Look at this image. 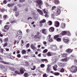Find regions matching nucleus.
<instances>
[{
	"instance_id": "nucleus-1",
	"label": "nucleus",
	"mask_w": 77,
	"mask_h": 77,
	"mask_svg": "<svg viewBox=\"0 0 77 77\" xmlns=\"http://www.w3.org/2000/svg\"><path fill=\"white\" fill-rule=\"evenodd\" d=\"M68 31H64L63 32H61L60 34H58V35H56L54 36V39H56L57 38H58V37H61V36H63V35H66V34H67V32Z\"/></svg>"
},
{
	"instance_id": "nucleus-2",
	"label": "nucleus",
	"mask_w": 77,
	"mask_h": 77,
	"mask_svg": "<svg viewBox=\"0 0 77 77\" xmlns=\"http://www.w3.org/2000/svg\"><path fill=\"white\" fill-rule=\"evenodd\" d=\"M77 71V67L75 65H73L70 68V71L71 72H76Z\"/></svg>"
},
{
	"instance_id": "nucleus-3",
	"label": "nucleus",
	"mask_w": 77,
	"mask_h": 77,
	"mask_svg": "<svg viewBox=\"0 0 77 77\" xmlns=\"http://www.w3.org/2000/svg\"><path fill=\"white\" fill-rule=\"evenodd\" d=\"M43 12L45 14V17L48 18V10L46 9L45 8L43 10Z\"/></svg>"
},
{
	"instance_id": "nucleus-4",
	"label": "nucleus",
	"mask_w": 77,
	"mask_h": 77,
	"mask_svg": "<svg viewBox=\"0 0 77 77\" xmlns=\"http://www.w3.org/2000/svg\"><path fill=\"white\" fill-rule=\"evenodd\" d=\"M52 60V61H54L52 63V64H55V63H56V61H57V59L56 58V57H53L51 59Z\"/></svg>"
},
{
	"instance_id": "nucleus-5",
	"label": "nucleus",
	"mask_w": 77,
	"mask_h": 77,
	"mask_svg": "<svg viewBox=\"0 0 77 77\" xmlns=\"http://www.w3.org/2000/svg\"><path fill=\"white\" fill-rule=\"evenodd\" d=\"M1 56H3L0 55V62H2V63H4V64H7L8 65H9V63L5 62L3 61V59L2 58V57H1Z\"/></svg>"
},
{
	"instance_id": "nucleus-6",
	"label": "nucleus",
	"mask_w": 77,
	"mask_h": 77,
	"mask_svg": "<svg viewBox=\"0 0 77 77\" xmlns=\"http://www.w3.org/2000/svg\"><path fill=\"white\" fill-rule=\"evenodd\" d=\"M37 2L39 6V8L40 9H41V5H42V1L41 0H38Z\"/></svg>"
},
{
	"instance_id": "nucleus-7",
	"label": "nucleus",
	"mask_w": 77,
	"mask_h": 77,
	"mask_svg": "<svg viewBox=\"0 0 77 77\" xmlns=\"http://www.w3.org/2000/svg\"><path fill=\"white\" fill-rule=\"evenodd\" d=\"M36 45V44H32L31 45V48L33 50H35L36 49V48L35 47Z\"/></svg>"
},
{
	"instance_id": "nucleus-8",
	"label": "nucleus",
	"mask_w": 77,
	"mask_h": 77,
	"mask_svg": "<svg viewBox=\"0 0 77 77\" xmlns=\"http://www.w3.org/2000/svg\"><path fill=\"white\" fill-rule=\"evenodd\" d=\"M56 54L54 53H53L51 52H49L47 54L48 56H53L54 55H56Z\"/></svg>"
},
{
	"instance_id": "nucleus-9",
	"label": "nucleus",
	"mask_w": 77,
	"mask_h": 77,
	"mask_svg": "<svg viewBox=\"0 0 77 77\" xmlns=\"http://www.w3.org/2000/svg\"><path fill=\"white\" fill-rule=\"evenodd\" d=\"M59 25H60V23L58 21H55L54 22V26L55 27H58L59 26Z\"/></svg>"
},
{
	"instance_id": "nucleus-10",
	"label": "nucleus",
	"mask_w": 77,
	"mask_h": 77,
	"mask_svg": "<svg viewBox=\"0 0 77 77\" xmlns=\"http://www.w3.org/2000/svg\"><path fill=\"white\" fill-rule=\"evenodd\" d=\"M39 32H38L37 33V35H35L34 36V38H39L40 39L41 38V36L39 35Z\"/></svg>"
},
{
	"instance_id": "nucleus-11",
	"label": "nucleus",
	"mask_w": 77,
	"mask_h": 77,
	"mask_svg": "<svg viewBox=\"0 0 77 77\" xmlns=\"http://www.w3.org/2000/svg\"><path fill=\"white\" fill-rule=\"evenodd\" d=\"M57 64L60 67H61V68L63 67V66H64V63H58Z\"/></svg>"
},
{
	"instance_id": "nucleus-12",
	"label": "nucleus",
	"mask_w": 77,
	"mask_h": 77,
	"mask_svg": "<svg viewBox=\"0 0 77 77\" xmlns=\"http://www.w3.org/2000/svg\"><path fill=\"white\" fill-rule=\"evenodd\" d=\"M73 51V50L69 48L66 50V53H68L69 54H70V53L72 52Z\"/></svg>"
},
{
	"instance_id": "nucleus-13",
	"label": "nucleus",
	"mask_w": 77,
	"mask_h": 77,
	"mask_svg": "<svg viewBox=\"0 0 77 77\" xmlns=\"http://www.w3.org/2000/svg\"><path fill=\"white\" fill-rule=\"evenodd\" d=\"M9 21L11 23H15L16 21L14 20V18H12L10 19L9 20Z\"/></svg>"
},
{
	"instance_id": "nucleus-14",
	"label": "nucleus",
	"mask_w": 77,
	"mask_h": 77,
	"mask_svg": "<svg viewBox=\"0 0 77 77\" xmlns=\"http://www.w3.org/2000/svg\"><path fill=\"white\" fill-rule=\"evenodd\" d=\"M63 41L66 44H68V43L69 42V40L68 39H66L65 38H63Z\"/></svg>"
},
{
	"instance_id": "nucleus-15",
	"label": "nucleus",
	"mask_w": 77,
	"mask_h": 77,
	"mask_svg": "<svg viewBox=\"0 0 77 77\" xmlns=\"http://www.w3.org/2000/svg\"><path fill=\"white\" fill-rule=\"evenodd\" d=\"M69 58L67 57L66 58L61 59V60L63 62H65L68 61L69 60Z\"/></svg>"
},
{
	"instance_id": "nucleus-16",
	"label": "nucleus",
	"mask_w": 77,
	"mask_h": 77,
	"mask_svg": "<svg viewBox=\"0 0 77 77\" xmlns=\"http://www.w3.org/2000/svg\"><path fill=\"white\" fill-rule=\"evenodd\" d=\"M42 33L44 35H46L47 33V29H43L42 30Z\"/></svg>"
},
{
	"instance_id": "nucleus-17",
	"label": "nucleus",
	"mask_w": 77,
	"mask_h": 77,
	"mask_svg": "<svg viewBox=\"0 0 77 77\" xmlns=\"http://www.w3.org/2000/svg\"><path fill=\"white\" fill-rule=\"evenodd\" d=\"M37 11L38 12V13L40 14V15H41L42 16L44 15V14L41 10H39V9H37Z\"/></svg>"
},
{
	"instance_id": "nucleus-18",
	"label": "nucleus",
	"mask_w": 77,
	"mask_h": 77,
	"mask_svg": "<svg viewBox=\"0 0 77 77\" xmlns=\"http://www.w3.org/2000/svg\"><path fill=\"white\" fill-rule=\"evenodd\" d=\"M37 11L38 12V13L40 14V15H41L42 16L44 15V14L41 10H39V9H37Z\"/></svg>"
},
{
	"instance_id": "nucleus-19",
	"label": "nucleus",
	"mask_w": 77,
	"mask_h": 77,
	"mask_svg": "<svg viewBox=\"0 0 77 77\" xmlns=\"http://www.w3.org/2000/svg\"><path fill=\"white\" fill-rule=\"evenodd\" d=\"M49 31L51 32H53L54 31V28L53 27H51L49 29Z\"/></svg>"
},
{
	"instance_id": "nucleus-20",
	"label": "nucleus",
	"mask_w": 77,
	"mask_h": 77,
	"mask_svg": "<svg viewBox=\"0 0 77 77\" xmlns=\"http://www.w3.org/2000/svg\"><path fill=\"white\" fill-rule=\"evenodd\" d=\"M24 70H25V69H24V68L22 67L20 68V71L21 74H23V73H24Z\"/></svg>"
},
{
	"instance_id": "nucleus-21",
	"label": "nucleus",
	"mask_w": 77,
	"mask_h": 77,
	"mask_svg": "<svg viewBox=\"0 0 77 77\" xmlns=\"http://www.w3.org/2000/svg\"><path fill=\"white\" fill-rule=\"evenodd\" d=\"M66 26V24L65 23H62L61 25V27L62 29H65Z\"/></svg>"
},
{
	"instance_id": "nucleus-22",
	"label": "nucleus",
	"mask_w": 77,
	"mask_h": 77,
	"mask_svg": "<svg viewBox=\"0 0 77 77\" xmlns=\"http://www.w3.org/2000/svg\"><path fill=\"white\" fill-rule=\"evenodd\" d=\"M31 14H32L33 15L34 17H36V16H37V14H36V13H35V12L33 11H31Z\"/></svg>"
},
{
	"instance_id": "nucleus-23",
	"label": "nucleus",
	"mask_w": 77,
	"mask_h": 77,
	"mask_svg": "<svg viewBox=\"0 0 77 77\" xmlns=\"http://www.w3.org/2000/svg\"><path fill=\"white\" fill-rule=\"evenodd\" d=\"M60 12V8H58L57 9V12L56 13V14H57V15H59Z\"/></svg>"
},
{
	"instance_id": "nucleus-24",
	"label": "nucleus",
	"mask_w": 77,
	"mask_h": 77,
	"mask_svg": "<svg viewBox=\"0 0 77 77\" xmlns=\"http://www.w3.org/2000/svg\"><path fill=\"white\" fill-rule=\"evenodd\" d=\"M4 28L5 29L8 30L9 29V26L8 25H6L4 26Z\"/></svg>"
},
{
	"instance_id": "nucleus-25",
	"label": "nucleus",
	"mask_w": 77,
	"mask_h": 77,
	"mask_svg": "<svg viewBox=\"0 0 77 77\" xmlns=\"http://www.w3.org/2000/svg\"><path fill=\"white\" fill-rule=\"evenodd\" d=\"M15 5V3H13V4H8V7H12V6H13L14 5Z\"/></svg>"
},
{
	"instance_id": "nucleus-26",
	"label": "nucleus",
	"mask_w": 77,
	"mask_h": 77,
	"mask_svg": "<svg viewBox=\"0 0 77 77\" xmlns=\"http://www.w3.org/2000/svg\"><path fill=\"white\" fill-rule=\"evenodd\" d=\"M46 21V20H45L43 19L42 20H41L40 21V23L41 24L44 23H45Z\"/></svg>"
},
{
	"instance_id": "nucleus-27",
	"label": "nucleus",
	"mask_w": 77,
	"mask_h": 77,
	"mask_svg": "<svg viewBox=\"0 0 77 77\" xmlns=\"http://www.w3.org/2000/svg\"><path fill=\"white\" fill-rule=\"evenodd\" d=\"M56 40L57 41V42H60L61 41H62V39H61V38H57L56 39Z\"/></svg>"
},
{
	"instance_id": "nucleus-28",
	"label": "nucleus",
	"mask_w": 77,
	"mask_h": 77,
	"mask_svg": "<svg viewBox=\"0 0 77 77\" xmlns=\"http://www.w3.org/2000/svg\"><path fill=\"white\" fill-rule=\"evenodd\" d=\"M68 54L65 53L64 54H62V56L63 57H66L67 56Z\"/></svg>"
},
{
	"instance_id": "nucleus-29",
	"label": "nucleus",
	"mask_w": 77,
	"mask_h": 77,
	"mask_svg": "<svg viewBox=\"0 0 77 77\" xmlns=\"http://www.w3.org/2000/svg\"><path fill=\"white\" fill-rule=\"evenodd\" d=\"M21 52L22 54H26V51L25 50H23Z\"/></svg>"
},
{
	"instance_id": "nucleus-30",
	"label": "nucleus",
	"mask_w": 77,
	"mask_h": 77,
	"mask_svg": "<svg viewBox=\"0 0 77 77\" xmlns=\"http://www.w3.org/2000/svg\"><path fill=\"white\" fill-rule=\"evenodd\" d=\"M13 10V11H14V12L17 11V6H15L14 7Z\"/></svg>"
},
{
	"instance_id": "nucleus-31",
	"label": "nucleus",
	"mask_w": 77,
	"mask_h": 77,
	"mask_svg": "<svg viewBox=\"0 0 77 77\" xmlns=\"http://www.w3.org/2000/svg\"><path fill=\"white\" fill-rule=\"evenodd\" d=\"M54 3L55 4L59 3V0H55Z\"/></svg>"
},
{
	"instance_id": "nucleus-32",
	"label": "nucleus",
	"mask_w": 77,
	"mask_h": 77,
	"mask_svg": "<svg viewBox=\"0 0 77 77\" xmlns=\"http://www.w3.org/2000/svg\"><path fill=\"white\" fill-rule=\"evenodd\" d=\"M0 52L1 53V54H3V48H1L0 49Z\"/></svg>"
},
{
	"instance_id": "nucleus-33",
	"label": "nucleus",
	"mask_w": 77,
	"mask_h": 77,
	"mask_svg": "<svg viewBox=\"0 0 77 77\" xmlns=\"http://www.w3.org/2000/svg\"><path fill=\"white\" fill-rule=\"evenodd\" d=\"M51 69H48V68H47V70H46V72L47 73H49L50 72Z\"/></svg>"
},
{
	"instance_id": "nucleus-34",
	"label": "nucleus",
	"mask_w": 77,
	"mask_h": 77,
	"mask_svg": "<svg viewBox=\"0 0 77 77\" xmlns=\"http://www.w3.org/2000/svg\"><path fill=\"white\" fill-rule=\"evenodd\" d=\"M5 68V66L2 65L1 67V69H2V70H3Z\"/></svg>"
},
{
	"instance_id": "nucleus-35",
	"label": "nucleus",
	"mask_w": 77,
	"mask_h": 77,
	"mask_svg": "<svg viewBox=\"0 0 77 77\" xmlns=\"http://www.w3.org/2000/svg\"><path fill=\"white\" fill-rule=\"evenodd\" d=\"M29 75V74L27 73H25L24 74V76L25 77H28V75Z\"/></svg>"
},
{
	"instance_id": "nucleus-36",
	"label": "nucleus",
	"mask_w": 77,
	"mask_h": 77,
	"mask_svg": "<svg viewBox=\"0 0 77 77\" xmlns=\"http://www.w3.org/2000/svg\"><path fill=\"white\" fill-rule=\"evenodd\" d=\"M47 51H48V50H47V49H45L43 50V53H47Z\"/></svg>"
},
{
	"instance_id": "nucleus-37",
	"label": "nucleus",
	"mask_w": 77,
	"mask_h": 77,
	"mask_svg": "<svg viewBox=\"0 0 77 77\" xmlns=\"http://www.w3.org/2000/svg\"><path fill=\"white\" fill-rule=\"evenodd\" d=\"M48 25L51 26L52 24V22L51 21H50L48 22Z\"/></svg>"
},
{
	"instance_id": "nucleus-38",
	"label": "nucleus",
	"mask_w": 77,
	"mask_h": 77,
	"mask_svg": "<svg viewBox=\"0 0 77 77\" xmlns=\"http://www.w3.org/2000/svg\"><path fill=\"white\" fill-rule=\"evenodd\" d=\"M3 17L5 20H6L8 18V16L7 15H4Z\"/></svg>"
},
{
	"instance_id": "nucleus-39",
	"label": "nucleus",
	"mask_w": 77,
	"mask_h": 77,
	"mask_svg": "<svg viewBox=\"0 0 77 77\" xmlns=\"http://www.w3.org/2000/svg\"><path fill=\"white\" fill-rule=\"evenodd\" d=\"M45 64H41L40 65V66L41 67V68H44V67H45Z\"/></svg>"
},
{
	"instance_id": "nucleus-40",
	"label": "nucleus",
	"mask_w": 77,
	"mask_h": 77,
	"mask_svg": "<svg viewBox=\"0 0 77 77\" xmlns=\"http://www.w3.org/2000/svg\"><path fill=\"white\" fill-rule=\"evenodd\" d=\"M19 1L20 3H23V2H25L26 0H19Z\"/></svg>"
},
{
	"instance_id": "nucleus-41",
	"label": "nucleus",
	"mask_w": 77,
	"mask_h": 77,
	"mask_svg": "<svg viewBox=\"0 0 77 77\" xmlns=\"http://www.w3.org/2000/svg\"><path fill=\"white\" fill-rule=\"evenodd\" d=\"M67 35H68V36H71V33H70L69 32L67 31Z\"/></svg>"
},
{
	"instance_id": "nucleus-42",
	"label": "nucleus",
	"mask_w": 77,
	"mask_h": 77,
	"mask_svg": "<svg viewBox=\"0 0 77 77\" xmlns=\"http://www.w3.org/2000/svg\"><path fill=\"white\" fill-rule=\"evenodd\" d=\"M53 48H55V49H54V50H56V49L57 48V46L56 45H54V46L53 47Z\"/></svg>"
},
{
	"instance_id": "nucleus-43",
	"label": "nucleus",
	"mask_w": 77,
	"mask_h": 77,
	"mask_svg": "<svg viewBox=\"0 0 77 77\" xmlns=\"http://www.w3.org/2000/svg\"><path fill=\"white\" fill-rule=\"evenodd\" d=\"M47 60V59H42L41 60V61H42V62H44V61L45 62H46Z\"/></svg>"
},
{
	"instance_id": "nucleus-44",
	"label": "nucleus",
	"mask_w": 77,
	"mask_h": 77,
	"mask_svg": "<svg viewBox=\"0 0 77 77\" xmlns=\"http://www.w3.org/2000/svg\"><path fill=\"white\" fill-rule=\"evenodd\" d=\"M54 74L55 75H59V73L57 72H55L54 73Z\"/></svg>"
},
{
	"instance_id": "nucleus-45",
	"label": "nucleus",
	"mask_w": 77,
	"mask_h": 77,
	"mask_svg": "<svg viewBox=\"0 0 77 77\" xmlns=\"http://www.w3.org/2000/svg\"><path fill=\"white\" fill-rule=\"evenodd\" d=\"M64 71H65V70H64V69L63 68L61 69L60 70V72H63Z\"/></svg>"
},
{
	"instance_id": "nucleus-46",
	"label": "nucleus",
	"mask_w": 77,
	"mask_h": 77,
	"mask_svg": "<svg viewBox=\"0 0 77 77\" xmlns=\"http://www.w3.org/2000/svg\"><path fill=\"white\" fill-rule=\"evenodd\" d=\"M5 42H8V38H6L5 39Z\"/></svg>"
},
{
	"instance_id": "nucleus-47",
	"label": "nucleus",
	"mask_w": 77,
	"mask_h": 77,
	"mask_svg": "<svg viewBox=\"0 0 77 77\" xmlns=\"http://www.w3.org/2000/svg\"><path fill=\"white\" fill-rule=\"evenodd\" d=\"M8 46V43H5L3 47H7Z\"/></svg>"
},
{
	"instance_id": "nucleus-48",
	"label": "nucleus",
	"mask_w": 77,
	"mask_h": 77,
	"mask_svg": "<svg viewBox=\"0 0 77 77\" xmlns=\"http://www.w3.org/2000/svg\"><path fill=\"white\" fill-rule=\"evenodd\" d=\"M53 38H51L48 40V41H49V42H53Z\"/></svg>"
},
{
	"instance_id": "nucleus-49",
	"label": "nucleus",
	"mask_w": 77,
	"mask_h": 77,
	"mask_svg": "<svg viewBox=\"0 0 77 77\" xmlns=\"http://www.w3.org/2000/svg\"><path fill=\"white\" fill-rule=\"evenodd\" d=\"M49 69H51V65L50 64H48V68Z\"/></svg>"
},
{
	"instance_id": "nucleus-50",
	"label": "nucleus",
	"mask_w": 77,
	"mask_h": 77,
	"mask_svg": "<svg viewBox=\"0 0 77 77\" xmlns=\"http://www.w3.org/2000/svg\"><path fill=\"white\" fill-rule=\"evenodd\" d=\"M56 8V7L55 6H53L52 8V10L53 11V10H54Z\"/></svg>"
},
{
	"instance_id": "nucleus-51",
	"label": "nucleus",
	"mask_w": 77,
	"mask_h": 77,
	"mask_svg": "<svg viewBox=\"0 0 77 77\" xmlns=\"http://www.w3.org/2000/svg\"><path fill=\"white\" fill-rule=\"evenodd\" d=\"M53 69L54 71H57V68L53 66Z\"/></svg>"
},
{
	"instance_id": "nucleus-52",
	"label": "nucleus",
	"mask_w": 77,
	"mask_h": 77,
	"mask_svg": "<svg viewBox=\"0 0 77 77\" xmlns=\"http://www.w3.org/2000/svg\"><path fill=\"white\" fill-rule=\"evenodd\" d=\"M54 15H55V13L54 12H53V14H52L51 17L52 18L54 17Z\"/></svg>"
},
{
	"instance_id": "nucleus-53",
	"label": "nucleus",
	"mask_w": 77,
	"mask_h": 77,
	"mask_svg": "<svg viewBox=\"0 0 77 77\" xmlns=\"http://www.w3.org/2000/svg\"><path fill=\"white\" fill-rule=\"evenodd\" d=\"M15 15L16 16V17H17V16L19 15V13L18 12H16Z\"/></svg>"
},
{
	"instance_id": "nucleus-54",
	"label": "nucleus",
	"mask_w": 77,
	"mask_h": 77,
	"mask_svg": "<svg viewBox=\"0 0 77 77\" xmlns=\"http://www.w3.org/2000/svg\"><path fill=\"white\" fill-rule=\"evenodd\" d=\"M33 68H31V70H35V68H36V66H33Z\"/></svg>"
},
{
	"instance_id": "nucleus-55",
	"label": "nucleus",
	"mask_w": 77,
	"mask_h": 77,
	"mask_svg": "<svg viewBox=\"0 0 77 77\" xmlns=\"http://www.w3.org/2000/svg\"><path fill=\"white\" fill-rule=\"evenodd\" d=\"M36 61H37V63H39V59H36Z\"/></svg>"
},
{
	"instance_id": "nucleus-56",
	"label": "nucleus",
	"mask_w": 77,
	"mask_h": 77,
	"mask_svg": "<svg viewBox=\"0 0 77 77\" xmlns=\"http://www.w3.org/2000/svg\"><path fill=\"white\" fill-rule=\"evenodd\" d=\"M17 33L19 35H21V33L20 31H17Z\"/></svg>"
},
{
	"instance_id": "nucleus-57",
	"label": "nucleus",
	"mask_w": 77,
	"mask_h": 77,
	"mask_svg": "<svg viewBox=\"0 0 77 77\" xmlns=\"http://www.w3.org/2000/svg\"><path fill=\"white\" fill-rule=\"evenodd\" d=\"M1 11L2 12H5V9L4 8H2Z\"/></svg>"
},
{
	"instance_id": "nucleus-58",
	"label": "nucleus",
	"mask_w": 77,
	"mask_h": 77,
	"mask_svg": "<svg viewBox=\"0 0 77 77\" xmlns=\"http://www.w3.org/2000/svg\"><path fill=\"white\" fill-rule=\"evenodd\" d=\"M3 3L6 4V3H7V0H4Z\"/></svg>"
},
{
	"instance_id": "nucleus-59",
	"label": "nucleus",
	"mask_w": 77,
	"mask_h": 77,
	"mask_svg": "<svg viewBox=\"0 0 77 77\" xmlns=\"http://www.w3.org/2000/svg\"><path fill=\"white\" fill-rule=\"evenodd\" d=\"M17 57L18 58H20L21 57V54H18L17 56Z\"/></svg>"
},
{
	"instance_id": "nucleus-60",
	"label": "nucleus",
	"mask_w": 77,
	"mask_h": 77,
	"mask_svg": "<svg viewBox=\"0 0 77 77\" xmlns=\"http://www.w3.org/2000/svg\"><path fill=\"white\" fill-rule=\"evenodd\" d=\"M51 38V35H49L47 37V39H49Z\"/></svg>"
},
{
	"instance_id": "nucleus-61",
	"label": "nucleus",
	"mask_w": 77,
	"mask_h": 77,
	"mask_svg": "<svg viewBox=\"0 0 77 77\" xmlns=\"http://www.w3.org/2000/svg\"><path fill=\"white\" fill-rule=\"evenodd\" d=\"M30 46V44L28 43L26 45V47L27 48H28V47Z\"/></svg>"
},
{
	"instance_id": "nucleus-62",
	"label": "nucleus",
	"mask_w": 77,
	"mask_h": 77,
	"mask_svg": "<svg viewBox=\"0 0 77 77\" xmlns=\"http://www.w3.org/2000/svg\"><path fill=\"white\" fill-rule=\"evenodd\" d=\"M3 70L4 72H6V71H7V68H5H5Z\"/></svg>"
},
{
	"instance_id": "nucleus-63",
	"label": "nucleus",
	"mask_w": 77,
	"mask_h": 77,
	"mask_svg": "<svg viewBox=\"0 0 77 77\" xmlns=\"http://www.w3.org/2000/svg\"><path fill=\"white\" fill-rule=\"evenodd\" d=\"M17 6H18L19 8H21V5L20 4H18L17 5Z\"/></svg>"
},
{
	"instance_id": "nucleus-64",
	"label": "nucleus",
	"mask_w": 77,
	"mask_h": 77,
	"mask_svg": "<svg viewBox=\"0 0 77 77\" xmlns=\"http://www.w3.org/2000/svg\"><path fill=\"white\" fill-rule=\"evenodd\" d=\"M43 77H47V76L46 74H44L43 75Z\"/></svg>"
}]
</instances>
